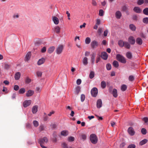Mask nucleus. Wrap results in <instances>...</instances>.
Wrapping results in <instances>:
<instances>
[{"label": "nucleus", "instance_id": "nucleus-55", "mask_svg": "<svg viewBox=\"0 0 148 148\" xmlns=\"http://www.w3.org/2000/svg\"><path fill=\"white\" fill-rule=\"evenodd\" d=\"M2 91L4 92H5V93H7L8 92L7 88L6 87H4V86H3V89L2 90Z\"/></svg>", "mask_w": 148, "mask_h": 148}, {"label": "nucleus", "instance_id": "nucleus-14", "mask_svg": "<svg viewBox=\"0 0 148 148\" xmlns=\"http://www.w3.org/2000/svg\"><path fill=\"white\" fill-rule=\"evenodd\" d=\"M115 16L117 18L120 19L122 16V14L120 11H117L115 12Z\"/></svg>", "mask_w": 148, "mask_h": 148}, {"label": "nucleus", "instance_id": "nucleus-17", "mask_svg": "<svg viewBox=\"0 0 148 148\" xmlns=\"http://www.w3.org/2000/svg\"><path fill=\"white\" fill-rule=\"evenodd\" d=\"M133 10L134 12L138 13H140L142 12V10L137 7H135Z\"/></svg>", "mask_w": 148, "mask_h": 148}, {"label": "nucleus", "instance_id": "nucleus-59", "mask_svg": "<svg viewBox=\"0 0 148 148\" xmlns=\"http://www.w3.org/2000/svg\"><path fill=\"white\" fill-rule=\"evenodd\" d=\"M142 120L145 122V123H147L148 122V118L147 117L143 118Z\"/></svg>", "mask_w": 148, "mask_h": 148}, {"label": "nucleus", "instance_id": "nucleus-4", "mask_svg": "<svg viewBox=\"0 0 148 148\" xmlns=\"http://www.w3.org/2000/svg\"><path fill=\"white\" fill-rule=\"evenodd\" d=\"M91 93L93 97H96L98 93V90L97 88L95 87L93 88L91 90Z\"/></svg>", "mask_w": 148, "mask_h": 148}, {"label": "nucleus", "instance_id": "nucleus-16", "mask_svg": "<svg viewBox=\"0 0 148 148\" xmlns=\"http://www.w3.org/2000/svg\"><path fill=\"white\" fill-rule=\"evenodd\" d=\"M38 106L37 105L34 106L32 108V111L33 114H36L38 111Z\"/></svg>", "mask_w": 148, "mask_h": 148}, {"label": "nucleus", "instance_id": "nucleus-28", "mask_svg": "<svg viewBox=\"0 0 148 148\" xmlns=\"http://www.w3.org/2000/svg\"><path fill=\"white\" fill-rule=\"evenodd\" d=\"M125 42L122 40H119L118 42V44L120 47H123L124 46Z\"/></svg>", "mask_w": 148, "mask_h": 148}, {"label": "nucleus", "instance_id": "nucleus-6", "mask_svg": "<svg viewBox=\"0 0 148 148\" xmlns=\"http://www.w3.org/2000/svg\"><path fill=\"white\" fill-rule=\"evenodd\" d=\"M91 56V61L92 64L93 65L95 61V58L96 56V53L95 52H93L90 55Z\"/></svg>", "mask_w": 148, "mask_h": 148}, {"label": "nucleus", "instance_id": "nucleus-64", "mask_svg": "<svg viewBox=\"0 0 148 148\" xmlns=\"http://www.w3.org/2000/svg\"><path fill=\"white\" fill-rule=\"evenodd\" d=\"M108 33V31L107 30H105L103 32V35L105 36H106L107 35Z\"/></svg>", "mask_w": 148, "mask_h": 148}, {"label": "nucleus", "instance_id": "nucleus-1", "mask_svg": "<svg viewBox=\"0 0 148 148\" xmlns=\"http://www.w3.org/2000/svg\"><path fill=\"white\" fill-rule=\"evenodd\" d=\"M116 59L122 63L125 64L126 62L125 58L123 56L119 54H117L116 56Z\"/></svg>", "mask_w": 148, "mask_h": 148}, {"label": "nucleus", "instance_id": "nucleus-38", "mask_svg": "<svg viewBox=\"0 0 148 148\" xmlns=\"http://www.w3.org/2000/svg\"><path fill=\"white\" fill-rule=\"evenodd\" d=\"M19 15L18 13H16L14 14L12 16L14 19L18 18L19 17Z\"/></svg>", "mask_w": 148, "mask_h": 148}, {"label": "nucleus", "instance_id": "nucleus-23", "mask_svg": "<svg viewBox=\"0 0 148 148\" xmlns=\"http://www.w3.org/2000/svg\"><path fill=\"white\" fill-rule=\"evenodd\" d=\"M136 42L139 45H141L142 44L143 41L140 38H138L136 39Z\"/></svg>", "mask_w": 148, "mask_h": 148}, {"label": "nucleus", "instance_id": "nucleus-63", "mask_svg": "<svg viewBox=\"0 0 148 148\" xmlns=\"http://www.w3.org/2000/svg\"><path fill=\"white\" fill-rule=\"evenodd\" d=\"M101 21L99 19H97L96 20V24L97 25H99L100 24Z\"/></svg>", "mask_w": 148, "mask_h": 148}, {"label": "nucleus", "instance_id": "nucleus-33", "mask_svg": "<svg viewBox=\"0 0 148 148\" xmlns=\"http://www.w3.org/2000/svg\"><path fill=\"white\" fill-rule=\"evenodd\" d=\"M113 66L116 68L118 67L119 66V63L116 61H114L113 62Z\"/></svg>", "mask_w": 148, "mask_h": 148}, {"label": "nucleus", "instance_id": "nucleus-49", "mask_svg": "<svg viewBox=\"0 0 148 148\" xmlns=\"http://www.w3.org/2000/svg\"><path fill=\"white\" fill-rule=\"evenodd\" d=\"M103 29L102 28H99L98 30V33L99 35H100L101 33L102 32Z\"/></svg>", "mask_w": 148, "mask_h": 148}, {"label": "nucleus", "instance_id": "nucleus-25", "mask_svg": "<svg viewBox=\"0 0 148 148\" xmlns=\"http://www.w3.org/2000/svg\"><path fill=\"white\" fill-rule=\"evenodd\" d=\"M130 29L132 31H135L136 30V27L133 24H131L129 25Z\"/></svg>", "mask_w": 148, "mask_h": 148}, {"label": "nucleus", "instance_id": "nucleus-9", "mask_svg": "<svg viewBox=\"0 0 148 148\" xmlns=\"http://www.w3.org/2000/svg\"><path fill=\"white\" fill-rule=\"evenodd\" d=\"M128 40L130 43L132 45H134L135 42V39L132 36L129 37Z\"/></svg>", "mask_w": 148, "mask_h": 148}, {"label": "nucleus", "instance_id": "nucleus-12", "mask_svg": "<svg viewBox=\"0 0 148 148\" xmlns=\"http://www.w3.org/2000/svg\"><path fill=\"white\" fill-rule=\"evenodd\" d=\"M91 45L93 48H96L98 46V42L96 40L92 41L91 43Z\"/></svg>", "mask_w": 148, "mask_h": 148}, {"label": "nucleus", "instance_id": "nucleus-60", "mask_svg": "<svg viewBox=\"0 0 148 148\" xmlns=\"http://www.w3.org/2000/svg\"><path fill=\"white\" fill-rule=\"evenodd\" d=\"M136 146L134 144H131L129 145L128 147V148H135Z\"/></svg>", "mask_w": 148, "mask_h": 148}, {"label": "nucleus", "instance_id": "nucleus-62", "mask_svg": "<svg viewBox=\"0 0 148 148\" xmlns=\"http://www.w3.org/2000/svg\"><path fill=\"white\" fill-rule=\"evenodd\" d=\"M10 65L7 64H6L5 65L4 67L6 69H8L10 68Z\"/></svg>", "mask_w": 148, "mask_h": 148}, {"label": "nucleus", "instance_id": "nucleus-15", "mask_svg": "<svg viewBox=\"0 0 148 148\" xmlns=\"http://www.w3.org/2000/svg\"><path fill=\"white\" fill-rule=\"evenodd\" d=\"M102 102L101 99H99L97 101V106L98 108H100L102 106Z\"/></svg>", "mask_w": 148, "mask_h": 148}, {"label": "nucleus", "instance_id": "nucleus-42", "mask_svg": "<svg viewBox=\"0 0 148 148\" xmlns=\"http://www.w3.org/2000/svg\"><path fill=\"white\" fill-rule=\"evenodd\" d=\"M42 88L37 87L36 88V91L37 92H40L42 90Z\"/></svg>", "mask_w": 148, "mask_h": 148}, {"label": "nucleus", "instance_id": "nucleus-40", "mask_svg": "<svg viewBox=\"0 0 148 148\" xmlns=\"http://www.w3.org/2000/svg\"><path fill=\"white\" fill-rule=\"evenodd\" d=\"M90 42V39L89 37H87L85 39V43L86 44H89Z\"/></svg>", "mask_w": 148, "mask_h": 148}, {"label": "nucleus", "instance_id": "nucleus-21", "mask_svg": "<svg viewBox=\"0 0 148 148\" xmlns=\"http://www.w3.org/2000/svg\"><path fill=\"white\" fill-rule=\"evenodd\" d=\"M88 59L86 57H84L82 60V62L84 65H87L88 63Z\"/></svg>", "mask_w": 148, "mask_h": 148}, {"label": "nucleus", "instance_id": "nucleus-58", "mask_svg": "<svg viewBox=\"0 0 148 148\" xmlns=\"http://www.w3.org/2000/svg\"><path fill=\"white\" fill-rule=\"evenodd\" d=\"M100 60V58L99 56H97L96 58V63H98Z\"/></svg>", "mask_w": 148, "mask_h": 148}, {"label": "nucleus", "instance_id": "nucleus-32", "mask_svg": "<svg viewBox=\"0 0 148 148\" xmlns=\"http://www.w3.org/2000/svg\"><path fill=\"white\" fill-rule=\"evenodd\" d=\"M101 86L103 88H104L106 86V82L104 81H102L101 82Z\"/></svg>", "mask_w": 148, "mask_h": 148}, {"label": "nucleus", "instance_id": "nucleus-47", "mask_svg": "<svg viewBox=\"0 0 148 148\" xmlns=\"http://www.w3.org/2000/svg\"><path fill=\"white\" fill-rule=\"evenodd\" d=\"M143 22L146 24L148 23V17L144 18L143 19Z\"/></svg>", "mask_w": 148, "mask_h": 148}, {"label": "nucleus", "instance_id": "nucleus-2", "mask_svg": "<svg viewBox=\"0 0 148 148\" xmlns=\"http://www.w3.org/2000/svg\"><path fill=\"white\" fill-rule=\"evenodd\" d=\"M90 139L91 142L93 144H96L97 142L98 139L95 134H91L90 136Z\"/></svg>", "mask_w": 148, "mask_h": 148}, {"label": "nucleus", "instance_id": "nucleus-10", "mask_svg": "<svg viewBox=\"0 0 148 148\" xmlns=\"http://www.w3.org/2000/svg\"><path fill=\"white\" fill-rule=\"evenodd\" d=\"M128 132L129 134L131 136H133L135 132L133 128L131 127L128 128Z\"/></svg>", "mask_w": 148, "mask_h": 148}, {"label": "nucleus", "instance_id": "nucleus-11", "mask_svg": "<svg viewBox=\"0 0 148 148\" xmlns=\"http://www.w3.org/2000/svg\"><path fill=\"white\" fill-rule=\"evenodd\" d=\"M52 20L54 23L55 25H58L59 23V20L58 18L55 16L52 17Z\"/></svg>", "mask_w": 148, "mask_h": 148}, {"label": "nucleus", "instance_id": "nucleus-29", "mask_svg": "<svg viewBox=\"0 0 148 148\" xmlns=\"http://www.w3.org/2000/svg\"><path fill=\"white\" fill-rule=\"evenodd\" d=\"M147 141L148 140L147 139H144L140 142L139 144L140 145H142L146 143L147 142Z\"/></svg>", "mask_w": 148, "mask_h": 148}, {"label": "nucleus", "instance_id": "nucleus-22", "mask_svg": "<svg viewBox=\"0 0 148 148\" xmlns=\"http://www.w3.org/2000/svg\"><path fill=\"white\" fill-rule=\"evenodd\" d=\"M112 95L113 96L115 97H117V91L116 89H114L113 90L112 92Z\"/></svg>", "mask_w": 148, "mask_h": 148}, {"label": "nucleus", "instance_id": "nucleus-30", "mask_svg": "<svg viewBox=\"0 0 148 148\" xmlns=\"http://www.w3.org/2000/svg\"><path fill=\"white\" fill-rule=\"evenodd\" d=\"M127 88V86L126 85L123 84L121 86V89L122 91H125Z\"/></svg>", "mask_w": 148, "mask_h": 148}, {"label": "nucleus", "instance_id": "nucleus-18", "mask_svg": "<svg viewBox=\"0 0 148 148\" xmlns=\"http://www.w3.org/2000/svg\"><path fill=\"white\" fill-rule=\"evenodd\" d=\"M125 56L127 58L130 59H131L132 57V53L130 51L127 52L126 53Z\"/></svg>", "mask_w": 148, "mask_h": 148}, {"label": "nucleus", "instance_id": "nucleus-13", "mask_svg": "<svg viewBox=\"0 0 148 148\" xmlns=\"http://www.w3.org/2000/svg\"><path fill=\"white\" fill-rule=\"evenodd\" d=\"M101 57L103 60H106L108 58V54L106 52H102L101 54Z\"/></svg>", "mask_w": 148, "mask_h": 148}, {"label": "nucleus", "instance_id": "nucleus-50", "mask_svg": "<svg viewBox=\"0 0 148 148\" xmlns=\"http://www.w3.org/2000/svg\"><path fill=\"white\" fill-rule=\"evenodd\" d=\"M85 95L84 94H82L81 96V100L82 102H83L85 99Z\"/></svg>", "mask_w": 148, "mask_h": 148}, {"label": "nucleus", "instance_id": "nucleus-24", "mask_svg": "<svg viewBox=\"0 0 148 148\" xmlns=\"http://www.w3.org/2000/svg\"><path fill=\"white\" fill-rule=\"evenodd\" d=\"M21 76V73L19 72H17L15 75V79L16 80H18Z\"/></svg>", "mask_w": 148, "mask_h": 148}, {"label": "nucleus", "instance_id": "nucleus-52", "mask_svg": "<svg viewBox=\"0 0 148 148\" xmlns=\"http://www.w3.org/2000/svg\"><path fill=\"white\" fill-rule=\"evenodd\" d=\"M45 130L44 126L42 125H40L39 127V130L40 131H43Z\"/></svg>", "mask_w": 148, "mask_h": 148}, {"label": "nucleus", "instance_id": "nucleus-36", "mask_svg": "<svg viewBox=\"0 0 148 148\" xmlns=\"http://www.w3.org/2000/svg\"><path fill=\"white\" fill-rule=\"evenodd\" d=\"M95 76V73L93 71H91L90 72L89 74V77L90 79H92Z\"/></svg>", "mask_w": 148, "mask_h": 148}, {"label": "nucleus", "instance_id": "nucleus-51", "mask_svg": "<svg viewBox=\"0 0 148 148\" xmlns=\"http://www.w3.org/2000/svg\"><path fill=\"white\" fill-rule=\"evenodd\" d=\"M106 67L107 69L108 70H110L111 68V65L109 64H108L106 65Z\"/></svg>", "mask_w": 148, "mask_h": 148}, {"label": "nucleus", "instance_id": "nucleus-53", "mask_svg": "<svg viewBox=\"0 0 148 148\" xmlns=\"http://www.w3.org/2000/svg\"><path fill=\"white\" fill-rule=\"evenodd\" d=\"M128 79L129 81H132L134 80V78L133 76L130 75L129 76Z\"/></svg>", "mask_w": 148, "mask_h": 148}, {"label": "nucleus", "instance_id": "nucleus-7", "mask_svg": "<svg viewBox=\"0 0 148 148\" xmlns=\"http://www.w3.org/2000/svg\"><path fill=\"white\" fill-rule=\"evenodd\" d=\"M34 93V90H29L26 92V95L27 97H30L33 95Z\"/></svg>", "mask_w": 148, "mask_h": 148}, {"label": "nucleus", "instance_id": "nucleus-31", "mask_svg": "<svg viewBox=\"0 0 148 148\" xmlns=\"http://www.w3.org/2000/svg\"><path fill=\"white\" fill-rule=\"evenodd\" d=\"M25 91V89L24 88H22L19 89L18 91V92L19 94H23L24 93Z\"/></svg>", "mask_w": 148, "mask_h": 148}, {"label": "nucleus", "instance_id": "nucleus-37", "mask_svg": "<svg viewBox=\"0 0 148 148\" xmlns=\"http://www.w3.org/2000/svg\"><path fill=\"white\" fill-rule=\"evenodd\" d=\"M68 132L66 131H63L61 132V134L63 136H66L68 135Z\"/></svg>", "mask_w": 148, "mask_h": 148}, {"label": "nucleus", "instance_id": "nucleus-46", "mask_svg": "<svg viewBox=\"0 0 148 148\" xmlns=\"http://www.w3.org/2000/svg\"><path fill=\"white\" fill-rule=\"evenodd\" d=\"M104 12L102 10H99V15L100 16H103L104 15Z\"/></svg>", "mask_w": 148, "mask_h": 148}, {"label": "nucleus", "instance_id": "nucleus-8", "mask_svg": "<svg viewBox=\"0 0 148 148\" xmlns=\"http://www.w3.org/2000/svg\"><path fill=\"white\" fill-rule=\"evenodd\" d=\"M45 59L43 58H42L39 59L37 62V65L38 66L40 65L43 64L45 62Z\"/></svg>", "mask_w": 148, "mask_h": 148}, {"label": "nucleus", "instance_id": "nucleus-56", "mask_svg": "<svg viewBox=\"0 0 148 148\" xmlns=\"http://www.w3.org/2000/svg\"><path fill=\"white\" fill-rule=\"evenodd\" d=\"M19 88V86L17 85H14V89L15 91L18 90Z\"/></svg>", "mask_w": 148, "mask_h": 148}, {"label": "nucleus", "instance_id": "nucleus-27", "mask_svg": "<svg viewBox=\"0 0 148 148\" xmlns=\"http://www.w3.org/2000/svg\"><path fill=\"white\" fill-rule=\"evenodd\" d=\"M60 28L58 26H57L54 28V32L57 33H59L60 32Z\"/></svg>", "mask_w": 148, "mask_h": 148}, {"label": "nucleus", "instance_id": "nucleus-3", "mask_svg": "<svg viewBox=\"0 0 148 148\" xmlns=\"http://www.w3.org/2000/svg\"><path fill=\"white\" fill-rule=\"evenodd\" d=\"M64 46L63 45H59L57 48L56 50V52L57 54H60L62 52Z\"/></svg>", "mask_w": 148, "mask_h": 148}, {"label": "nucleus", "instance_id": "nucleus-34", "mask_svg": "<svg viewBox=\"0 0 148 148\" xmlns=\"http://www.w3.org/2000/svg\"><path fill=\"white\" fill-rule=\"evenodd\" d=\"M124 46L125 48L128 49H130V44L127 42H125V45Z\"/></svg>", "mask_w": 148, "mask_h": 148}, {"label": "nucleus", "instance_id": "nucleus-5", "mask_svg": "<svg viewBox=\"0 0 148 148\" xmlns=\"http://www.w3.org/2000/svg\"><path fill=\"white\" fill-rule=\"evenodd\" d=\"M31 103V100H26L23 103V106L25 108L29 106Z\"/></svg>", "mask_w": 148, "mask_h": 148}, {"label": "nucleus", "instance_id": "nucleus-35", "mask_svg": "<svg viewBox=\"0 0 148 148\" xmlns=\"http://www.w3.org/2000/svg\"><path fill=\"white\" fill-rule=\"evenodd\" d=\"M33 124L35 127H37L39 125V123L36 120H34L33 121Z\"/></svg>", "mask_w": 148, "mask_h": 148}, {"label": "nucleus", "instance_id": "nucleus-57", "mask_svg": "<svg viewBox=\"0 0 148 148\" xmlns=\"http://www.w3.org/2000/svg\"><path fill=\"white\" fill-rule=\"evenodd\" d=\"M46 51V48L45 47H43L41 49V51L42 53H45Z\"/></svg>", "mask_w": 148, "mask_h": 148}, {"label": "nucleus", "instance_id": "nucleus-48", "mask_svg": "<svg viewBox=\"0 0 148 148\" xmlns=\"http://www.w3.org/2000/svg\"><path fill=\"white\" fill-rule=\"evenodd\" d=\"M141 132L143 134L145 135L147 133V130L143 128L141 130Z\"/></svg>", "mask_w": 148, "mask_h": 148}, {"label": "nucleus", "instance_id": "nucleus-20", "mask_svg": "<svg viewBox=\"0 0 148 148\" xmlns=\"http://www.w3.org/2000/svg\"><path fill=\"white\" fill-rule=\"evenodd\" d=\"M55 49V47L54 46H51L48 49V52L49 53H52Z\"/></svg>", "mask_w": 148, "mask_h": 148}, {"label": "nucleus", "instance_id": "nucleus-61", "mask_svg": "<svg viewBox=\"0 0 148 148\" xmlns=\"http://www.w3.org/2000/svg\"><path fill=\"white\" fill-rule=\"evenodd\" d=\"M81 82H82V81L80 79H78L77 80V82H76L77 84V85H79L81 84Z\"/></svg>", "mask_w": 148, "mask_h": 148}, {"label": "nucleus", "instance_id": "nucleus-45", "mask_svg": "<svg viewBox=\"0 0 148 148\" xmlns=\"http://www.w3.org/2000/svg\"><path fill=\"white\" fill-rule=\"evenodd\" d=\"M36 74L38 77H40L42 75V72L41 71H38L36 72Z\"/></svg>", "mask_w": 148, "mask_h": 148}, {"label": "nucleus", "instance_id": "nucleus-39", "mask_svg": "<svg viewBox=\"0 0 148 148\" xmlns=\"http://www.w3.org/2000/svg\"><path fill=\"white\" fill-rule=\"evenodd\" d=\"M62 147V148H68L67 144L65 143H63L61 145Z\"/></svg>", "mask_w": 148, "mask_h": 148}, {"label": "nucleus", "instance_id": "nucleus-54", "mask_svg": "<svg viewBox=\"0 0 148 148\" xmlns=\"http://www.w3.org/2000/svg\"><path fill=\"white\" fill-rule=\"evenodd\" d=\"M31 82V79L29 77H27L26 78L25 80V82L27 83H29Z\"/></svg>", "mask_w": 148, "mask_h": 148}, {"label": "nucleus", "instance_id": "nucleus-41", "mask_svg": "<svg viewBox=\"0 0 148 148\" xmlns=\"http://www.w3.org/2000/svg\"><path fill=\"white\" fill-rule=\"evenodd\" d=\"M75 140V138L72 136H70L68 138V140L69 142H72L73 141Z\"/></svg>", "mask_w": 148, "mask_h": 148}, {"label": "nucleus", "instance_id": "nucleus-44", "mask_svg": "<svg viewBox=\"0 0 148 148\" xmlns=\"http://www.w3.org/2000/svg\"><path fill=\"white\" fill-rule=\"evenodd\" d=\"M143 12L145 15H148V8L145 9L143 10Z\"/></svg>", "mask_w": 148, "mask_h": 148}, {"label": "nucleus", "instance_id": "nucleus-26", "mask_svg": "<svg viewBox=\"0 0 148 148\" xmlns=\"http://www.w3.org/2000/svg\"><path fill=\"white\" fill-rule=\"evenodd\" d=\"M48 141V140L47 138L44 137L43 138L40 140V143H47Z\"/></svg>", "mask_w": 148, "mask_h": 148}, {"label": "nucleus", "instance_id": "nucleus-19", "mask_svg": "<svg viewBox=\"0 0 148 148\" xmlns=\"http://www.w3.org/2000/svg\"><path fill=\"white\" fill-rule=\"evenodd\" d=\"M31 53L30 52H28L26 55L25 58V61H28L31 58Z\"/></svg>", "mask_w": 148, "mask_h": 148}, {"label": "nucleus", "instance_id": "nucleus-43", "mask_svg": "<svg viewBox=\"0 0 148 148\" xmlns=\"http://www.w3.org/2000/svg\"><path fill=\"white\" fill-rule=\"evenodd\" d=\"M144 3V0H138L137 2V3L139 5H140Z\"/></svg>", "mask_w": 148, "mask_h": 148}]
</instances>
